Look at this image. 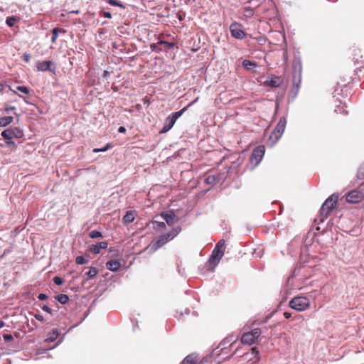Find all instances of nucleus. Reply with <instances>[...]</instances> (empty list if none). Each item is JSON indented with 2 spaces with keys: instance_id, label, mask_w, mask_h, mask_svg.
<instances>
[{
  "instance_id": "1",
  "label": "nucleus",
  "mask_w": 364,
  "mask_h": 364,
  "mask_svg": "<svg viewBox=\"0 0 364 364\" xmlns=\"http://www.w3.org/2000/svg\"><path fill=\"white\" fill-rule=\"evenodd\" d=\"M225 250V240H220L215 245L212 254L209 258V262L216 266L221 258L223 257Z\"/></svg>"
},
{
  "instance_id": "2",
  "label": "nucleus",
  "mask_w": 364,
  "mask_h": 364,
  "mask_svg": "<svg viewBox=\"0 0 364 364\" xmlns=\"http://www.w3.org/2000/svg\"><path fill=\"white\" fill-rule=\"evenodd\" d=\"M181 231V228L178 226L172 229L169 232L160 235L159 239L153 244V248L158 250L161 247L168 241L176 237Z\"/></svg>"
},
{
  "instance_id": "3",
  "label": "nucleus",
  "mask_w": 364,
  "mask_h": 364,
  "mask_svg": "<svg viewBox=\"0 0 364 364\" xmlns=\"http://www.w3.org/2000/svg\"><path fill=\"white\" fill-rule=\"evenodd\" d=\"M289 306L298 311H304L310 307V301L306 296H296L289 301Z\"/></svg>"
},
{
  "instance_id": "4",
  "label": "nucleus",
  "mask_w": 364,
  "mask_h": 364,
  "mask_svg": "<svg viewBox=\"0 0 364 364\" xmlns=\"http://www.w3.org/2000/svg\"><path fill=\"white\" fill-rule=\"evenodd\" d=\"M186 110V107H183L180 111L169 114L165 119L164 125L160 131V134H164L168 132L173 127L176 120L183 114Z\"/></svg>"
},
{
  "instance_id": "5",
  "label": "nucleus",
  "mask_w": 364,
  "mask_h": 364,
  "mask_svg": "<svg viewBox=\"0 0 364 364\" xmlns=\"http://www.w3.org/2000/svg\"><path fill=\"white\" fill-rule=\"evenodd\" d=\"M338 199V196L335 194H333L326 200L320 210V213L321 216L327 218L330 212L336 208Z\"/></svg>"
},
{
  "instance_id": "6",
  "label": "nucleus",
  "mask_w": 364,
  "mask_h": 364,
  "mask_svg": "<svg viewBox=\"0 0 364 364\" xmlns=\"http://www.w3.org/2000/svg\"><path fill=\"white\" fill-rule=\"evenodd\" d=\"M262 331L260 328H254L251 331L243 333L241 337V342L245 344L251 345L257 341Z\"/></svg>"
},
{
  "instance_id": "7",
  "label": "nucleus",
  "mask_w": 364,
  "mask_h": 364,
  "mask_svg": "<svg viewBox=\"0 0 364 364\" xmlns=\"http://www.w3.org/2000/svg\"><path fill=\"white\" fill-rule=\"evenodd\" d=\"M205 176V183L211 186L218 184L225 179L223 174L217 171H210Z\"/></svg>"
},
{
  "instance_id": "8",
  "label": "nucleus",
  "mask_w": 364,
  "mask_h": 364,
  "mask_svg": "<svg viewBox=\"0 0 364 364\" xmlns=\"http://www.w3.org/2000/svg\"><path fill=\"white\" fill-rule=\"evenodd\" d=\"M265 152V147L263 145H259L255 148L251 154L250 161L252 164L257 166L262 161Z\"/></svg>"
},
{
  "instance_id": "9",
  "label": "nucleus",
  "mask_w": 364,
  "mask_h": 364,
  "mask_svg": "<svg viewBox=\"0 0 364 364\" xmlns=\"http://www.w3.org/2000/svg\"><path fill=\"white\" fill-rule=\"evenodd\" d=\"M242 25L240 23H237L236 21L232 23L230 26V31L231 36L236 39L242 40L245 38L246 36V33L242 30Z\"/></svg>"
},
{
  "instance_id": "10",
  "label": "nucleus",
  "mask_w": 364,
  "mask_h": 364,
  "mask_svg": "<svg viewBox=\"0 0 364 364\" xmlns=\"http://www.w3.org/2000/svg\"><path fill=\"white\" fill-rule=\"evenodd\" d=\"M243 360L249 364H255L259 360V352L257 347H253L242 355Z\"/></svg>"
},
{
  "instance_id": "11",
  "label": "nucleus",
  "mask_w": 364,
  "mask_h": 364,
  "mask_svg": "<svg viewBox=\"0 0 364 364\" xmlns=\"http://www.w3.org/2000/svg\"><path fill=\"white\" fill-rule=\"evenodd\" d=\"M346 200L350 203H358L364 199V195L362 192L353 190L346 195Z\"/></svg>"
},
{
  "instance_id": "12",
  "label": "nucleus",
  "mask_w": 364,
  "mask_h": 364,
  "mask_svg": "<svg viewBox=\"0 0 364 364\" xmlns=\"http://www.w3.org/2000/svg\"><path fill=\"white\" fill-rule=\"evenodd\" d=\"M287 124V119L285 117L280 118L279 121L278 122L276 127L274 128L272 136H274L276 139H278L281 137L282 135L285 127Z\"/></svg>"
},
{
  "instance_id": "13",
  "label": "nucleus",
  "mask_w": 364,
  "mask_h": 364,
  "mask_svg": "<svg viewBox=\"0 0 364 364\" xmlns=\"http://www.w3.org/2000/svg\"><path fill=\"white\" fill-rule=\"evenodd\" d=\"M52 65H53V63L51 60H44L41 62H38L36 64V68L38 71L41 72H54V70L50 68Z\"/></svg>"
},
{
  "instance_id": "14",
  "label": "nucleus",
  "mask_w": 364,
  "mask_h": 364,
  "mask_svg": "<svg viewBox=\"0 0 364 364\" xmlns=\"http://www.w3.org/2000/svg\"><path fill=\"white\" fill-rule=\"evenodd\" d=\"M108 246V242L106 241H102L99 242L97 245H92L89 247V251L93 254H99L100 253L101 250L107 249Z\"/></svg>"
},
{
  "instance_id": "15",
  "label": "nucleus",
  "mask_w": 364,
  "mask_h": 364,
  "mask_svg": "<svg viewBox=\"0 0 364 364\" xmlns=\"http://www.w3.org/2000/svg\"><path fill=\"white\" fill-rule=\"evenodd\" d=\"M161 216L166 220L168 225H172L175 223L176 218V214L172 210L162 212Z\"/></svg>"
},
{
  "instance_id": "16",
  "label": "nucleus",
  "mask_w": 364,
  "mask_h": 364,
  "mask_svg": "<svg viewBox=\"0 0 364 364\" xmlns=\"http://www.w3.org/2000/svg\"><path fill=\"white\" fill-rule=\"evenodd\" d=\"M136 216L137 213L136 210H128L123 217V221L124 223H132Z\"/></svg>"
},
{
  "instance_id": "17",
  "label": "nucleus",
  "mask_w": 364,
  "mask_h": 364,
  "mask_svg": "<svg viewBox=\"0 0 364 364\" xmlns=\"http://www.w3.org/2000/svg\"><path fill=\"white\" fill-rule=\"evenodd\" d=\"M120 267L121 264L117 260H110L106 263L107 269L112 272L117 271Z\"/></svg>"
},
{
  "instance_id": "18",
  "label": "nucleus",
  "mask_w": 364,
  "mask_h": 364,
  "mask_svg": "<svg viewBox=\"0 0 364 364\" xmlns=\"http://www.w3.org/2000/svg\"><path fill=\"white\" fill-rule=\"evenodd\" d=\"M13 120L14 118L11 116L0 117V127H3L9 125L13 122Z\"/></svg>"
},
{
  "instance_id": "19",
  "label": "nucleus",
  "mask_w": 364,
  "mask_h": 364,
  "mask_svg": "<svg viewBox=\"0 0 364 364\" xmlns=\"http://www.w3.org/2000/svg\"><path fill=\"white\" fill-rule=\"evenodd\" d=\"M52 33H53V36L51 38V42L53 43H55L56 42V40L58 37V33L60 32H63V33H65V30L63 29V28H54L53 30H52Z\"/></svg>"
},
{
  "instance_id": "20",
  "label": "nucleus",
  "mask_w": 364,
  "mask_h": 364,
  "mask_svg": "<svg viewBox=\"0 0 364 364\" xmlns=\"http://www.w3.org/2000/svg\"><path fill=\"white\" fill-rule=\"evenodd\" d=\"M11 130L13 138L20 139L23 136V132L21 129L18 127H13L11 128Z\"/></svg>"
},
{
  "instance_id": "21",
  "label": "nucleus",
  "mask_w": 364,
  "mask_h": 364,
  "mask_svg": "<svg viewBox=\"0 0 364 364\" xmlns=\"http://www.w3.org/2000/svg\"><path fill=\"white\" fill-rule=\"evenodd\" d=\"M242 66L247 70H251L252 68L257 67V63L250 60H244L242 62Z\"/></svg>"
},
{
  "instance_id": "22",
  "label": "nucleus",
  "mask_w": 364,
  "mask_h": 364,
  "mask_svg": "<svg viewBox=\"0 0 364 364\" xmlns=\"http://www.w3.org/2000/svg\"><path fill=\"white\" fill-rule=\"evenodd\" d=\"M1 136L4 139L6 140H10L13 139L12 130L11 128L5 129L2 132Z\"/></svg>"
},
{
  "instance_id": "23",
  "label": "nucleus",
  "mask_w": 364,
  "mask_h": 364,
  "mask_svg": "<svg viewBox=\"0 0 364 364\" xmlns=\"http://www.w3.org/2000/svg\"><path fill=\"white\" fill-rule=\"evenodd\" d=\"M56 299L62 304H65L69 301L68 296L63 294L58 295Z\"/></svg>"
},
{
  "instance_id": "24",
  "label": "nucleus",
  "mask_w": 364,
  "mask_h": 364,
  "mask_svg": "<svg viewBox=\"0 0 364 364\" xmlns=\"http://www.w3.org/2000/svg\"><path fill=\"white\" fill-rule=\"evenodd\" d=\"M97 272L98 271L95 267H90L89 271L86 272L85 274L87 276L88 279H92L97 275Z\"/></svg>"
},
{
  "instance_id": "25",
  "label": "nucleus",
  "mask_w": 364,
  "mask_h": 364,
  "mask_svg": "<svg viewBox=\"0 0 364 364\" xmlns=\"http://www.w3.org/2000/svg\"><path fill=\"white\" fill-rule=\"evenodd\" d=\"M267 85L272 87H278L280 85L279 78L272 79L267 82Z\"/></svg>"
},
{
  "instance_id": "26",
  "label": "nucleus",
  "mask_w": 364,
  "mask_h": 364,
  "mask_svg": "<svg viewBox=\"0 0 364 364\" xmlns=\"http://www.w3.org/2000/svg\"><path fill=\"white\" fill-rule=\"evenodd\" d=\"M196 361L192 355L186 356L182 361L181 364H195Z\"/></svg>"
},
{
  "instance_id": "27",
  "label": "nucleus",
  "mask_w": 364,
  "mask_h": 364,
  "mask_svg": "<svg viewBox=\"0 0 364 364\" xmlns=\"http://www.w3.org/2000/svg\"><path fill=\"white\" fill-rule=\"evenodd\" d=\"M106 1L112 6H118L124 9V6L118 0H106Z\"/></svg>"
},
{
  "instance_id": "28",
  "label": "nucleus",
  "mask_w": 364,
  "mask_h": 364,
  "mask_svg": "<svg viewBox=\"0 0 364 364\" xmlns=\"http://www.w3.org/2000/svg\"><path fill=\"white\" fill-rule=\"evenodd\" d=\"M90 237L92 239L102 237V234L98 230H92L90 232Z\"/></svg>"
},
{
  "instance_id": "29",
  "label": "nucleus",
  "mask_w": 364,
  "mask_h": 364,
  "mask_svg": "<svg viewBox=\"0 0 364 364\" xmlns=\"http://www.w3.org/2000/svg\"><path fill=\"white\" fill-rule=\"evenodd\" d=\"M75 262L77 264L82 265L87 264L88 262V259H85L83 256H77L75 259Z\"/></svg>"
},
{
  "instance_id": "30",
  "label": "nucleus",
  "mask_w": 364,
  "mask_h": 364,
  "mask_svg": "<svg viewBox=\"0 0 364 364\" xmlns=\"http://www.w3.org/2000/svg\"><path fill=\"white\" fill-rule=\"evenodd\" d=\"M58 335L59 334L57 330H53L50 336L48 338L46 341H53L58 337Z\"/></svg>"
},
{
  "instance_id": "31",
  "label": "nucleus",
  "mask_w": 364,
  "mask_h": 364,
  "mask_svg": "<svg viewBox=\"0 0 364 364\" xmlns=\"http://www.w3.org/2000/svg\"><path fill=\"white\" fill-rule=\"evenodd\" d=\"M16 21H17L16 18L14 16H12V17H9L6 19V23L9 27H12L14 25V23L16 22Z\"/></svg>"
},
{
  "instance_id": "32",
  "label": "nucleus",
  "mask_w": 364,
  "mask_h": 364,
  "mask_svg": "<svg viewBox=\"0 0 364 364\" xmlns=\"http://www.w3.org/2000/svg\"><path fill=\"white\" fill-rule=\"evenodd\" d=\"M16 90L26 95H29L30 93L29 89L26 86H17Z\"/></svg>"
},
{
  "instance_id": "33",
  "label": "nucleus",
  "mask_w": 364,
  "mask_h": 364,
  "mask_svg": "<svg viewBox=\"0 0 364 364\" xmlns=\"http://www.w3.org/2000/svg\"><path fill=\"white\" fill-rule=\"evenodd\" d=\"M110 147H112V145L111 144H107L104 148L102 149H94L93 151L95 153H98V152H104V151H106L107 150H108Z\"/></svg>"
},
{
  "instance_id": "34",
  "label": "nucleus",
  "mask_w": 364,
  "mask_h": 364,
  "mask_svg": "<svg viewBox=\"0 0 364 364\" xmlns=\"http://www.w3.org/2000/svg\"><path fill=\"white\" fill-rule=\"evenodd\" d=\"M53 282L56 285H62L63 284V279L60 277H55Z\"/></svg>"
},
{
  "instance_id": "35",
  "label": "nucleus",
  "mask_w": 364,
  "mask_h": 364,
  "mask_svg": "<svg viewBox=\"0 0 364 364\" xmlns=\"http://www.w3.org/2000/svg\"><path fill=\"white\" fill-rule=\"evenodd\" d=\"M100 15L107 18H112V14L110 12L102 11L100 12Z\"/></svg>"
},
{
  "instance_id": "36",
  "label": "nucleus",
  "mask_w": 364,
  "mask_h": 364,
  "mask_svg": "<svg viewBox=\"0 0 364 364\" xmlns=\"http://www.w3.org/2000/svg\"><path fill=\"white\" fill-rule=\"evenodd\" d=\"M153 223L156 224V228L158 229H164L166 228V225L164 222L153 221Z\"/></svg>"
},
{
  "instance_id": "37",
  "label": "nucleus",
  "mask_w": 364,
  "mask_h": 364,
  "mask_svg": "<svg viewBox=\"0 0 364 364\" xmlns=\"http://www.w3.org/2000/svg\"><path fill=\"white\" fill-rule=\"evenodd\" d=\"M159 43V44H164V45H166V48H171L173 47V43H169V42H166V41H161Z\"/></svg>"
},
{
  "instance_id": "38",
  "label": "nucleus",
  "mask_w": 364,
  "mask_h": 364,
  "mask_svg": "<svg viewBox=\"0 0 364 364\" xmlns=\"http://www.w3.org/2000/svg\"><path fill=\"white\" fill-rule=\"evenodd\" d=\"M22 58H23V60L26 63H28L30 61V59H31V55H30V54L25 53L23 54Z\"/></svg>"
},
{
  "instance_id": "39",
  "label": "nucleus",
  "mask_w": 364,
  "mask_h": 364,
  "mask_svg": "<svg viewBox=\"0 0 364 364\" xmlns=\"http://www.w3.org/2000/svg\"><path fill=\"white\" fill-rule=\"evenodd\" d=\"M15 109H16V107H12V106H6V107H5V109H4V111H5V112L8 113V112H11V111L14 110Z\"/></svg>"
},
{
  "instance_id": "40",
  "label": "nucleus",
  "mask_w": 364,
  "mask_h": 364,
  "mask_svg": "<svg viewBox=\"0 0 364 364\" xmlns=\"http://www.w3.org/2000/svg\"><path fill=\"white\" fill-rule=\"evenodd\" d=\"M42 309H43L44 311L48 312V313H49V314H51V313H52V311H53V310H52L50 307H48V306H46V305H44L43 306H42Z\"/></svg>"
},
{
  "instance_id": "41",
  "label": "nucleus",
  "mask_w": 364,
  "mask_h": 364,
  "mask_svg": "<svg viewBox=\"0 0 364 364\" xmlns=\"http://www.w3.org/2000/svg\"><path fill=\"white\" fill-rule=\"evenodd\" d=\"M199 97H197L194 100H193L192 102H191L190 103L188 104L187 106H186L185 107H186V109L191 107L193 105H194L196 102H197V101L198 100Z\"/></svg>"
},
{
  "instance_id": "42",
  "label": "nucleus",
  "mask_w": 364,
  "mask_h": 364,
  "mask_svg": "<svg viewBox=\"0 0 364 364\" xmlns=\"http://www.w3.org/2000/svg\"><path fill=\"white\" fill-rule=\"evenodd\" d=\"M38 298L41 300V301H43V300H46L48 299V296L45 294H40L38 296Z\"/></svg>"
},
{
  "instance_id": "43",
  "label": "nucleus",
  "mask_w": 364,
  "mask_h": 364,
  "mask_svg": "<svg viewBox=\"0 0 364 364\" xmlns=\"http://www.w3.org/2000/svg\"><path fill=\"white\" fill-rule=\"evenodd\" d=\"M34 316H35V318L37 320H38L40 321H43V316L41 314H35Z\"/></svg>"
},
{
  "instance_id": "44",
  "label": "nucleus",
  "mask_w": 364,
  "mask_h": 364,
  "mask_svg": "<svg viewBox=\"0 0 364 364\" xmlns=\"http://www.w3.org/2000/svg\"><path fill=\"white\" fill-rule=\"evenodd\" d=\"M284 318H291V313H289V312H287V311H285V312L284 313Z\"/></svg>"
},
{
  "instance_id": "45",
  "label": "nucleus",
  "mask_w": 364,
  "mask_h": 364,
  "mask_svg": "<svg viewBox=\"0 0 364 364\" xmlns=\"http://www.w3.org/2000/svg\"><path fill=\"white\" fill-rule=\"evenodd\" d=\"M118 132L119 133H125L126 132V129L124 127H119V129H118Z\"/></svg>"
},
{
  "instance_id": "46",
  "label": "nucleus",
  "mask_w": 364,
  "mask_h": 364,
  "mask_svg": "<svg viewBox=\"0 0 364 364\" xmlns=\"http://www.w3.org/2000/svg\"><path fill=\"white\" fill-rule=\"evenodd\" d=\"M6 144H7L8 146H11V145L15 146V143H14V141H13L11 139H10V140H7V141H6Z\"/></svg>"
},
{
  "instance_id": "47",
  "label": "nucleus",
  "mask_w": 364,
  "mask_h": 364,
  "mask_svg": "<svg viewBox=\"0 0 364 364\" xmlns=\"http://www.w3.org/2000/svg\"><path fill=\"white\" fill-rule=\"evenodd\" d=\"M4 338L5 340H10L12 338V336L11 335H4Z\"/></svg>"
},
{
  "instance_id": "48",
  "label": "nucleus",
  "mask_w": 364,
  "mask_h": 364,
  "mask_svg": "<svg viewBox=\"0 0 364 364\" xmlns=\"http://www.w3.org/2000/svg\"><path fill=\"white\" fill-rule=\"evenodd\" d=\"M258 42L259 43H262V41H264V38L263 37H259L258 39H257Z\"/></svg>"
},
{
  "instance_id": "49",
  "label": "nucleus",
  "mask_w": 364,
  "mask_h": 364,
  "mask_svg": "<svg viewBox=\"0 0 364 364\" xmlns=\"http://www.w3.org/2000/svg\"><path fill=\"white\" fill-rule=\"evenodd\" d=\"M4 89V85L0 83V92H2Z\"/></svg>"
},
{
  "instance_id": "50",
  "label": "nucleus",
  "mask_w": 364,
  "mask_h": 364,
  "mask_svg": "<svg viewBox=\"0 0 364 364\" xmlns=\"http://www.w3.org/2000/svg\"><path fill=\"white\" fill-rule=\"evenodd\" d=\"M4 322L1 320H0V328H3L4 326Z\"/></svg>"
}]
</instances>
